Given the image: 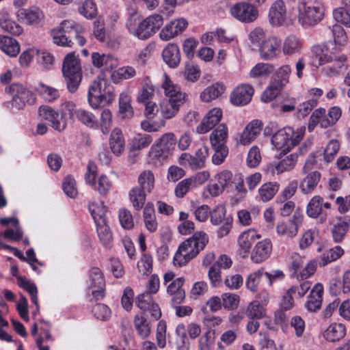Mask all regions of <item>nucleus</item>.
Wrapping results in <instances>:
<instances>
[{
  "label": "nucleus",
  "instance_id": "1",
  "mask_svg": "<svg viewBox=\"0 0 350 350\" xmlns=\"http://www.w3.org/2000/svg\"><path fill=\"white\" fill-rule=\"evenodd\" d=\"M83 27L71 20L62 21L60 26L52 30L53 42L62 46H72L76 42L80 46L85 44L86 40L81 35Z\"/></svg>",
  "mask_w": 350,
  "mask_h": 350
},
{
  "label": "nucleus",
  "instance_id": "2",
  "mask_svg": "<svg viewBox=\"0 0 350 350\" xmlns=\"http://www.w3.org/2000/svg\"><path fill=\"white\" fill-rule=\"evenodd\" d=\"M163 16L158 14H152L142 21L137 15H131L126 22V27L131 33L144 40L151 37L163 25Z\"/></svg>",
  "mask_w": 350,
  "mask_h": 350
},
{
  "label": "nucleus",
  "instance_id": "3",
  "mask_svg": "<svg viewBox=\"0 0 350 350\" xmlns=\"http://www.w3.org/2000/svg\"><path fill=\"white\" fill-rule=\"evenodd\" d=\"M208 237L204 232H197L191 237L183 242L174 257V265H185L202 250L208 243Z\"/></svg>",
  "mask_w": 350,
  "mask_h": 350
},
{
  "label": "nucleus",
  "instance_id": "4",
  "mask_svg": "<svg viewBox=\"0 0 350 350\" xmlns=\"http://www.w3.org/2000/svg\"><path fill=\"white\" fill-rule=\"evenodd\" d=\"M341 48L334 46L332 42L327 43L326 52L319 57V64L325 66L323 73L329 77L336 76L347 68V57L340 52Z\"/></svg>",
  "mask_w": 350,
  "mask_h": 350
},
{
  "label": "nucleus",
  "instance_id": "5",
  "mask_svg": "<svg viewBox=\"0 0 350 350\" xmlns=\"http://www.w3.org/2000/svg\"><path fill=\"white\" fill-rule=\"evenodd\" d=\"M62 74L68 90L70 93H75L78 90L83 77L80 59L75 55V53H70L64 57Z\"/></svg>",
  "mask_w": 350,
  "mask_h": 350
},
{
  "label": "nucleus",
  "instance_id": "6",
  "mask_svg": "<svg viewBox=\"0 0 350 350\" xmlns=\"http://www.w3.org/2000/svg\"><path fill=\"white\" fill-rule=\"evenodd\" d=\"M114 99L113 88L103 78L98 77L91 83L88 92V101L94 109L103 103H110Z\"/></svg>",
  "mask_w": 350,
  "mask_h": 350
},
{
  "label": "nucleus",
  "instance_id": "7",
  "mask_svg": "<svg viewBox=\"0 0 350 350\" xmlns=\"http://www.w3.org/2000/svg\"><path fill=\"white\" fill-rule=\"evenodd\" d=\"M299 21L303 25L313 26L323 18L325 8L319 0H299L298 4Z\"/></svg>",
  "mask_w": 350,
  "mask_h": 350
},
{
  "label": "nucleus",
  "instance_id": "8",
  "mask_svg": "<svg viewBox=\"0 0 350 350\" xmlns=\"http://www.w3.org/2000/svg\"><path fill=\"white\" fill-rule=\"evenodd\" d=\"M304 133L300 131L295 133L290 126L278 130L271 137V144L277 150H281L286 154L291 148L297 145L302 139Z\"/></svg>",
  "mask_w": 350,
  "mask_h": 350
},
{
  "label": "nucleus",
  "instance_id": "9",
  "mask_svg": "<svg viewBox=\"0 0 350 350\" xmlns=\"http://www.w3.org/2000/svg\"><path fill=\"white\" fill-rule=\"evenodd\" d=\"M226 208L223 205H218L212 211H210L211 222L215 226L221 224L217 232L218 238L228 235L232 228V218L226 217Z\"/></svg>",
  "mask_w": 350,
  "mask_h": 350
},
{
  "label": "nucleus",
  "instance_id": "10",
  "mask_svg": "<svg viewBox=\"0 0 350 350\" xmlns=\"http://www.w3.org/2000/svg\"><path fill=\"white\" fill-rule=\"evenodd\" d=\"M230 14L241 22L252 23L258 18V10L249 3L239 2L231 7Z\"/></svg>",
  "mask_w": 350,
  "mask_h": 350
},
{
  "label": "nucleus",
  "instance_id": "11",
  "mask_svg": "<svg viewBox=\"0 0 350 350\" xmlns=\"http://www.w3.org/2000/svg\"><path fill=\"white\" fill-rule=\"evenodd\" d=\"M90 287L92 294L96 299L105 297V280L104 275L98 267H92L89 271Z\"/></svg>",
  "mask_w": 350,
  "mask_h": 350
},
{
  "label": "nucleus",
  "instance_id": "12",
  "mask_svg": "<svg viewBox=\"0 0 350 350\" xmlns=\"http://www.w3.org/2000/svg\"><path fill=\"white\" fill-rule=\"evenodd\" d=\"M281 40L276 36H269L258 48L261 59L273 60L280 53Z\"/></svg>",
  "mask_w": 350,
  "mask_h": 350
},
{
  "label": "nucleus",
  "instance_id": "13",
  "mask_svg": "<svg viewBox=\"0 0 350 350\" xmlns=\"http://www.w3.org/2000/svg\"><path fill=\"white\" fill-rule=\"evenodd\" d=\"M92 59L94 66L103 68L105 77H107V75L110 77L111 72H113L118 66V59L109 54L94 52L92 54Z\"/></svg>",
  "mask_w": 350,
  "mask_h": 350
},
{
  "label": "nucleus",
  "instance_id": "14",
  "mask_svg": "<svg viewBox=\"0 0 350 350\" xmlns=\"http://www.w3.org/2000/svg\"><path fill=\"white\" fill-rule=\"evenodd\" d=\"M254 92V88L251 85L240 84L232 92L230 101L235 106L245 105L251 101Z\"/></svg>",
  "mask_w": 350,
  "mask_h": 350
},
{
  "label": "nucleus",
  "instance_id": "15",
  "mask_svg": "<svg viewBox=\"0 0 350 350\" xmlns=\"http://www.w3.org/2000/svg\"><path fill=\"white\" fill-rule=\"evenodd\" d=\"M188 23L186 19L179 18L170 21L160 32V38L167 41L182 33L187 27Z\"/></svg>",
  "mask_w": 350,
  "mask_h": 350
},
{
  "label": "nucleus",
  "instance_id": "16",
  "mask_svg": "<svg viewBox=\"0 0 350 350\" xmlns=\"http://www.w3.org/2000/svg\"><path fill=\"white\" fill-rule=\"evenodd\" d=\"M303 221V215L297 211L293 214V219L288 222H279L276 226L277 233L280 236L293 237L297 235L298 228Z\"/></svg>",
  "mask_w": 350,
  "mask_h": 350
},
{
  "label": "nucleus",
  "instance_id": "17",
  "mask_svg": "<svg viewBox=\"0 0 350 350\" xmlns=\"http://www.w3.org/2000/svg\"><path fill=\"white\" fill-rule=\"evenodd\" d=\"M286 8L282 0H276L274 1L269 10V21L271 25L280 27L286 20Z\"/></svg>",
  "mask_w": 350,
  "mask_h": 350
},
{
  "label": "nucleus",
  "instance_id": "18",
  "mask_svg": "<svg viewBox=\"0 0 350 350\" xmlns=\"http://www.w3.org/2000/svg\"><path fill=\"white\" fill-rule=\"evenodd\" d=\"M38 112L40 116L42 119L49 121L54 129L62 131L66 128V123L63 120L62 116L53 110L51 107L42 105L39 108Z\"/></svg>",
  "mask_w": 350,
  "mask_h": 350
},
{
  "label": "nucleus",
  "instance_id": "19",
  "mask_svg": "<svg viewBox=\"0 0 350 350\" xmlns=\"http://www.w3.org/2000/svg\"><path fill=\"white\" fill-rule=\"evenodd\" d=\"M135 304L142 311L149 312L154 319L157 320L161 317V310L159 306L154 303L152 295L149 293L139 295L137 297Z\"/></svg>",
  "mask_w": 350,
  "mask_h": 350
},
{
  "label": "nucleus",
  "instance_id": "20",
  "mask_svg": "<svg viewBox=\"0 0 350 350\" xmlns=\"http://www.w3.org/2000/svg\"><path fill=\"white\" fill-rule=\"evenodd\" d=\"M17 17L27 25L36 26L43 22L44 16L39 8L33 6L28 9L18 10Z\"/></svg>",
  "mask_w": 350,
  "mask_h": 350
},
{
  "label": "nucleus",
  "instance_id": "21",
  "mask_svg": "<svg viewBox=\"0 0 350 350\" xmlns=\"http://www.w3.org/2000/svg\"><path fill=\"white\" fill-rule=\"evenodd\" d=\"M272 252V243L270 239H265L258 241L251 252V260L258 264L267 260Z\"/></svg>",
  "mask_w": 350,
  "mask_h": 350
},
{
  "label": "nucleus",
  "instance_id": "22",
  "mask_svg": "<svg viewBox=\"0 0 350 350\" xmlns=\"http://www.w3.org/2000/svg\"><path fill=\"white\" fill-rule=\"evenodd\" d=\"M222 118V111L219 108L211 109L204 117L201 124L197 126L196 131L198 133H206L214 128Z\"/></svg>",
  "mask_w": 350,
  "mask_h": 350
},
{
  "label": "nucleus",
  "instance_id": "23",
  "mask_svg": "<svg viewBox=\"0 0 350 350\" xmlns=\"http://www.w3.org/2000/svg\"><path fill=\"white\" fill-rule=\"evenodd\" d=\"M259 238H260V235L258 234L253 229H249L242 232L239 236L237 241L239 254L243 258L247 256L254 242Z\"/></svg>",
  "mask_w": 350,
  "mask_h": 350
},
{
  "label": "nucleus",
  "instance_id": "24",
  "mask_svg": "<svg viewBox=\"0 0 350 350\" xmlns=\"http://www.w3.org/2000/svg\"><path fill=\"white\" fill-rule=\"evenodd\" d=\"M323 286L321 283L316 284L312 288L308 300L305 303L306 310L311 312H317L321 308Z\"/></svg>",
  "mask_w": 350,
  "mask_h": 350
},
{
  "label": "nucleus",
  "instance_id": "25",
  "mask_svg": "<svg viewBox=\"0 0 350 350\" xmlns=\"http://www.w3.org/2000/svg\"><path fill=\"white\" fill-rule=\"evenodd\" d=\"M162 88L164 90L167 99L176 100L178 103L185 102V94L180 91V88L174 83L166 74L164 75Z\"/></svg>",
  "mask_w": 350,
  "mask_h": 350
},
{
  "label": "nucleus",
  "instance_id": "26",
  "mask_svg": "<svg viewBox=\"0 0 350 350\" xmlns=\"http://www.w3.org/2000/svg\"><path fill=\"white\" fill-rule=\"evenodd\" d=\"M164 62L172 68H177L180 62L181 56L179 47L174 43H169L162 51Z\"/></svg>",
  "mask_w": 350,
  "mask_h": 350
},
{
  "label": "nucleus",
  "instance_id": "27",
  "mask_svg": "<svg viewBox=\"0 0 350 350\" xmlns=\"http://www.w3.org/2000/svg\"><path fill=\"white\" fill-rule=\"evenodd\" d=\"M303 47L302 40L294 35L288 36L282 44V53L284 55L293 56L299 54Z\"/></svg>",
  "mask_w": 350,
  "mask_h": 350
},
{
  "label": "nucleus",
  "instance_id": "28",
  "mask_svg": "<svg viewBox=\"0 0 350 350\" xmlns=\"http://www.w3.org/2000/svg\"><path fill=\"white\" fill-rule=\"evenodd\" d=\"M321 173L318 171H313L308 173L303 178L299 185L301 191L304 194L311 193L314 191L321 180Z\"/></svg>",
  "mask_w": 350,
  "mask_h": 350
},
{
  "label": "nucleus",
  "instance_id": "29",
  "mask_svg": "<svg viewBox=\"0 0 350 350\" xmlns=\"http://www.w3.org/2000/svg\"><path fill=\"white\" fill-rule=\"evenodd\" d=\"M297 158V154H291L280 161L271 164L270 168L272 173L280 174L284 172L293 170L296 165Z\"/></svg>",
  "mask_w": 350,
  "mask_h": 350
},
{
  "label": "nucleus",
  "instance_id": "30",
  "mask_svg": "<svg viewBox=\"0 0 350 350\" xmlns=\"http://www.w3.org/2000/svg\"><path fill=\"white\" fill-rule=\"evenodd\" d=\"M0 49L10 57H16L20 52L18 42L15 39L6 36H0Z\"/></svg>",
  "mask_w": 350,
  "mask_h": 350
},
{
  "label": "nucleus",
  "instance_id": "31",
  "mask_svg": "<svg viewBox=\"0 0 350 350\" xmlns=\"http://www.w3.org/2000/svg\"><path fill=\"white\" fill-rule=\"evenodd\" d=\"M346 334L345 327L341 323L331 324L324 332L323 337L329 342L338 341Z\"/></svg>",
  "mask_w": 350,
  "mask_h": 350
},
{
  "label": "nucleus",
  "instance_id": "32",
  "mask_svg": "<svg viewBox=\"0 0 350 350\" xmlns=\"http://www.w3.org/2000/svg\"><path fill=\"white\" fill-rule=\"evenodd\" d=\"M111 150L113 154L117 156L121 154L124 148V139L122 131L118 128H115L111 133L109 141Z\"/></svg>",
  "mask_w": 350,
  "mask_h": 350
},
{
  "label": "nucleus",
  "instance_id": "33",
  "mask_svg": "<svg viewBox=\"0 0 350 350\" xmlns=\"http://www.w3.org/2000/svg\"><path fill=\"white\" fill-rule=\"evenodd\" d=\"M146 193L138 187H134L129 191L130 202L136 211H139L144 207L146 200Z\"/></svg>",
  "mask_w": 350,
  "mask_h": 350
},
{
  "label": "nucleus",
  "instance_id": "34",
  "mask_svg": "<svg viewBox=\"0 0 350 350\" xmlns=\"http://www.w3.org/2000/svg\"><path fill=\"white\" fill-rule=\"evenodd\" d=\"M228 130L225 124H220L211 134L210 141L212 146L226 145Z\"/></svg>",
  "mask_w": 350,
  "mask_h": 350
},
{
  "label": "nucleus",
  "instance_id": "35",
  "mask_svg": "<svg viewBox=\"0 0 350 350\" xmlns=\"http://www.w3.org/2000/svg\"><path fill=\"white\" fill-rule=\"evenodd\" d=\"M144 220L147 230L150 232H154L157 229V222L156 221L154 209L153 204L148 202L144 209Z\"/></svg>",
  "mask_w": 350,
  "mask_h": 350
},
{
  "label": "nucleus",
  "instance_id": "36",
  "mask_svg": "<svg viewBox=\"0 0 350 350\" xmlns=\"http://www.w3.org/2000/svg\"><path fill=\"white\" fill-rule=\"evenodd\" d=\"M323 213V198L320 196H313L306 206V214L311 218H317Z\"/></svg>",
  "mask_w": 350,
  "mask_h": 350
},
{
  "label": "nucleus",
  "instance_id": "37",
  "mask_svg": "<svg viewBox=\"0 0 350 350\" xmlns=\"http://www.w3.org/2000/svg\"><path fill=\"white\" fill-rule=\"evenodd\" d=\"M183 103H178L176 100L166 99L161 104V112L164 118L170 119L174 117L179 107Z\"/></svg>",
  "mask_w": 350,
  "mask_h": 350
},
{
  "label": "nucleus",
  "instance_id": "38",
  "mask_svg": "<svg viewBox=\"0 0 350 350\" xmlns=\"http://www.w3.org/2000/svg\"><path fill=\"white\" fill-rule=\"evenodd\" d=\"M280 185L277 182H269L263 184L258 189V194L263 202H268L278 191Z\"/></svg>",
  "mask_w": 350,
  "mask_h": 350
},
{
  "label": "nucleus",
  "instance_id": "39",
  "mask_svg": "<svg viewBox=\"0 0 350 350\" xmlns=\"http://www.w3.org/2000/svg\"><path fill=\"white\" fill-rule=\"evenodd\" d=\"M344 254L343 250L340 246L332 247L323 253L319 265L320 267H324L327 264L340 258Z\"/></svg>",
  "mask_w": 350,
  "mask_h": 350
},
{
  "label": "nucleus",
  "instance_id": "40",
  "mask_svg": "<svg viewBox=\"0 0 350 350\" xmlns=\"http://www.w3.org/2000/svg\"><path fill=\"white\" fill-rule=\"evenodd\" d=\"M11 88L14 92H16L12 99V106L18 109L22 108L26 102H29L28 97L31 96V93L17 85H12Z\"/></svg>",
  "mask_w": 350,
  "mask_h": 350
},
{
  "label": "nucleus",
  "instance_id": "41",
  "mask_svg": "<svg viewBox=\"0 0 350 350\" xmlns=\"http://www.w3.org/2000/svg\"><path fill=\"white\" fill-rule=\"evenodd\" d=\"M245 314L248 319H261L266 316V310L258 301H251L245 308H243Z\"/></svg>",
  "mask_w": 350,
  "mask_h": 350
},
{
  "label": "nucleus",
  "instance_id": "42",
  "mask_svg": "<svg viewBox=\"0 0 350 350\" xmlns=\"http://www.w3.org/2000/svg\"><path fill=\"white\" fill-rule=\"evenodd\" d=\"M138 188L150 193L154 187V176L150 170L143 171L138 177Z\"/></svg>",
  "mask_w": 350,
  "mask_h": 350
},
{
  "label": "nucleus",
  "instance_id": "43",
  "mask_svg": "<svg viewBox=\"0 0 350 350\" xmlns=\"http://www.w3.org/2000/svg\"><path fill=\"white\" fill-rule=\"evenodd\" d=\"M134 325L139 336L142 338H148L151 332V327L142 314H137L134 319Z\"/></svg>",
  "mask_w": 350,
  "mask_h": 350
},
{
  "label": "nucleus",
  "instance_id": "44",
  "mask_svg": "<svg viewBox=\"0 0 350 350\" xmlns=\"http://www.w3.org/2000/svg\"><path fill=\"white\" fill-rule=\"evenodd\" d=\"M169 155V153L156 144L149 151V162L154 165H160Z\"/></svg>",
  "mask_w": 350,
  "mask_h": 350
},
{
  "label": "nucleus",
  "instance_id": "45",
  "mask_svg": "<svg viewBox=\"0 0 350 350\" xmlns=\"http://www.w3.org/2000/svg\"><path fill=\"white\" fill-rule=\"evenodd\" d=\"M224 91V86L219 83L213 84L207 87L200 94L202 101L209 102L219 97Z\"/></svg>",
  "mask_w": 350,
  "mask_h": 350
},
{
  "label": "nucleus",
  "instance_id": "46",
  "mask_svg": "<svg viewBox=\"0 0 350 350\" xmlns=\"http://www.w3.org/2000/svg\"><path fill=\"white\" fill-rule=\"evenodd\" d=\"M36 91L46 100L49 102L56 100L59 96V92L57 89L39 83Z\"/></svg>",
  "mask_w": 350,
  "mask_h": 350
},
{
  "label": "nucleus",
  "instance_id": "47",
  "mask_svg": "<svg viewBox=\"0 0 350 350\" xmlns=\"http://www.w3.org/2000/svg\"><path fill=\"white\" fill-rule=\"evenodd\" d=\"M136 75L135 70L131 66L122 67L116 70L111 72V79L114 83H118L122 79H129Z\"/></svg>",
  "mask_w": 350,
  "mask_h": 350
},
{
  "label": "nucleus",
  "instance_id": "48",
  "mask_svg": "<svg viewBox=\"0 0 350 350\" xmlns=\"http://www.w3.org/2000/svg\"><path fill=\"white\" fill-rule=\"evenodd\" d=\"M77 118L83 124L92 129L98 127V121L96 117L90 111L83 109H78L76 111Z\"/></svg>",
  "mask_w": 350,
  "mask_h": 350
},
{
  "label": "nucleus",
  "instance_id": "49",
  "mask_svg": "<svg viewBox=\"0 0 350 350\" xmlns=\"http://www.w3.org/2000/svg\"><path fill=\"white\" fill-rule=\"evenodd\" d=\"M157 144L170 154L176 147V139L174 133H167L160 137Z\"/></svg>",
  "mask_w": 350,
  "mask_h": 350
},
{
  "label": "nucleus",
  "instance_id": "50",
  "mask_svg": "<svg viewBox=\"0 0 350 350\" xmlns=\"http://www.w3.org/2000/svg\"><path fill=\"white\" fill-rule=\"evenodd\" d=\"M274 70L272 64L267 63H258L250 70V76L252 78L266 77Z\"/></svg>",
  "mask_w": 350,
  "mask_h": 350
},
{
  "label": "nucleus",
  "instance_id": "51",
  "mask_svg": "<svg viewBox=\"0 0 350 350\" xmlns=\"http://www.w3.org/2000/svg\"><path fill=\"white\" fill-rule=\"evenodd\" d=\"M18 285L26 291L31 296V301L35 304L38 305V290L36 285L31 282L29 280H27L25 278L18 277Z\"/></svg>",
  "mask_w": 350,
  "mask_h": 350
},
{
  "label": "nucleus",
  "instance_id": "52",
  "mask_svg": "<svg viewBox=\"0 0 350 350\" xmlns=\"http://www.w3.org/2000/svg\"><path fill=\"white\" fill-rule=\"evenodd\" d=\"M0 27L14 36H19L23 32L21 26L7 16L0 18Z\"/></svg>",
  "mask_w": 350,
  "mask_h": 350
},
{
  "label": "nucleus",
  "instance_id": "53",
  "mask_svg": "<svg viewBox=\"0 0 350 350\" xmlns=\"http://www.w3.org/2000/svg\"><path fill=\"white\" fill-rule=\"evenodd\" d=\"M79 12L88 19H92L97 15V7L94 0H85L79 8Z\"/></svg>",
  "mask_w": 350,
  "mask_h": 350
},
{
  "label": "nucleus",
  "instance_id": "54",
  "mask_svg": "<svg viewBox=\"0 0 350 350\" xmlns=\"http://www.w3.org/2000/svg\"><path fill=\"white\" fill-rule=\"evenodd\" d=\"M89 211L94 220L95 224L105 222L106 208L103 205L91 203L89 205Z\"/></svg>",
  "mask_w": 350,
  "mask_h": 350
},
{
  "label": "nucleus",
  "instance_id": "55",
  "mask_svg": "<svg viewBox=\"0 0 350 350\" xmlns=\"http://www.w3.org/2000/svg\"><path fill=\"white\" fill-rule=\"evenodd\" d=\"M263 274V269H260L253 273H251L246 280L245 285L247 288L253 293L256 292L258 291L260 279Z\"/></svg>",
  "mask_w": 350,
  "mask_h": 350
},
{
  "label": "nucleus",
  "instance_id": "56",
  "mask_svg": "<svg viewBox=\"0 0 350 350\" xmlns=\"http://www.w3.org/2000/svg\"><path fill=\"white\" fill-rule=\"evenodd\" d=\"M130 97L126 94H122L119 98V111L124 118H130L133 115Z\"/></svg>",
  "mask_w": 350,
  "mask_h": 350
},
{
  "label": "nucleus",
  "instance_id": "57",
  "mask_svg": "<svg viewBox=\"0 0 350 350\" xmlns=\"http://www.w3.org/2000/svg\"><path fill=\"white\" fill-rule=\"evenodd\" d=\"M349 223L350 219H349L347 221H343L334 226L332 232L333 239L336 243H339L343 239L349 230Z\"/></svg>",
  "mask_w": 350,
  "mask_h": 350
},
{
  "label": "nucleus",
  "instance_id": "58",
  "mask_svg": "<svg viewBox=\"0 0 350 350\" xmlns=\"http://www.w3.org/2000/svg\"><path fill=\"white\" fill-rule=\"evenodd\" d=\"M341 116V110L338 107H333L329 109L327 115L321 122L322 128H327L334 124Z\"/></svg>",
  "mask_w": 350,
  "mask_h": 350
},
{
  "label": "nucleus",
  "instance_id": "59",
  "mask_svg": "<svg viewBox=\"0 0 350 350\" xmlns=\"http://www.w3.org/2000/svg\"><path fill=\"white\" fill-rule=\"evenodd\" d=\"M97 226L98 236L101 243L105 245H109L112 241V234L109 226L106 224V221L100 224H96Z\"/></svg>",
  "mask_w": 350,
  "mask_h": 350
},
{
  "label": "nucleus",
  "instance_id": "60",
  "mask_svg": "<svg viewBox=\"0 0 350 350\" xmlns=\"http://www.w3.org/2000/svg\"><path fill=\"white\" fill-rule=\"evenodd\" d=\"M334 36V46L340 47L345 45L347 42V36L344 29L340 25H334L332 27Z\"/></svg>",
  "mask_w": 350,
  "mask_h": 350
},
{
  "label": "nucleus",
  "instance_id": "61",
  "mask_svg": "<svg viewBox=\"0 0 350 350\" xmlns=\"http://www.w3.org/2000/svg\"><path fill=\"white\" fill-rule=\"evenodd\" d=\"M282 90L281 82L276 81L273 84L268 87L261 96L262 101L268 103L275 98Z\"/></svg>",
  "mask_w": 350,
  "mask_h": 350
},
{
  "label": "nucleus",
  "instance_id": "62",
  "mask_svg": "<svg viewBox=\"0 0 350 350\" xmlns=\"http://www.w3.org/2000/svg\"><path fill=\"white\" fill-rule=\"evenodd\" d=\"M340 143L337 139H332L324 150V159L327 163L334 160L340 150Z\"/></svg>",
  "mask_w": 350,
  "mask_h": 350
},
{
  "label": "nucleus",
  "instance_id": "63",
  "mask_svg": "<svg viewBox=\"0 0 350 350\" xmlns=\"http://www.w3.org/2000/svg\"><path fill=\"white\" fill-rule=\"evenodd\" d=\"M298 182L296 180H292L289 184L284 189L281 193L278 196L276 199L277 203H283L288 199L293 197L297 189Z\"/></svg>",
  "mask_w": 350,
  "mask_h": 350
},
{
  "label": "nucleus",
  "instance_id": "64",
  "mask_svg": "<svg viewBox=\"0 0 350 350\" xmlns=\"http://www.w3.org/2000/svg\"><path fill=\"white\" fill-rule=\"evenodd\" d=\"M221 299L224 308L229 310L237 309L240 301L239 296L232 293L223 294Z\"/></svg>",
  "mask_w": 350,
  "mask_h": 350
}]
</instances>
